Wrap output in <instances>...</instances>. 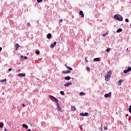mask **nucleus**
<instances>
[{
  "label": "nucleus",
  "mask_w": 131,
  "mask_h": 131,
  "mask_svg": "<svg viewBox=\"0 0 131 131\" xmlns=\"http://www.w3.org/2000/svg\"><path fill=\"white\" fill-rule=\"evenodd\" d=\"M112 74V72L111 71H109L107 72L106 75H105V79L106 81H109L110 78L111 77V75Z\"/></svg>",
  "instance_id": "nucleus-1"
},
{
  "label": "nucleus",
  "mask_w": 131,
  "mask_h": 131,
  "mask_svg": "<svg viewBox=\"0 0 131 131\" xmlns=\"http://www.w3.org/2000/svg\"><path fill=\"white\" fill-rule=\"evenodd\" d=\"M114 18L116 19V20H118V21H122V20H123V18H122L121 15L119 14L115 15Z\"/></svg>",
  "instance_id": "nucleus-2"
},
{
  "label": "nucleus",
  "mask_w": 131,
  "mask_h": 131,
  "mask_svg": "<svg viewBox=\"0 0 131 131\" xmlns=\"http://www.w3.org/2000/svg\"><path fill=\"white\" fill-rule=\"evenodd\" d=\"M49 98H50V99H51V100H52V101H53V102H55L56 103H58V99L55 98L54 96H50Z\"/></svg>",
  "instance_id": "nucleus-3"
},
{
  "label": "nucleus",
  "mask_w": 131,
  "mask_h": 131,
  "mask_svg": "<svg viewBox=\"0 0 131 131\" xmlns=\"http://www.w3.org/2000/svg\"><path fill=\"white\" fill-rule=\"evenodd\" d=\"M56 105L57 106V111H62V108H61V106H60V104L59 103H56Z\"/></svg>",
  "instance_id": "nucleus-4"
},
{
  "label": "nucleus",
  "mask_w": 131,
  "mask_h": 131,
  "mask_svg": "<svg viewBox=\"0 0 131 131\" xmlns=\"http://www.w3.org/2000/svg\"><path fill=\"white\" fill-rule=\"evenodd\" d=\"M111 92H110L108 94H105L104 95L105 98H111Z\"/></svg>",
  "instance_id": "nucleus-5"
},
{
  "label": "nucleus",
  "mask_w": 131,
  "mask_h": 131,
  "mask_svg": "<svg viewBox=\"0 0 131 131\" xmlns=\"http://www.w3.org/2000/svg\"><path fill=\"white\" fill-rule=\"evenodd\" d=\"M129 71H131V67L128 68L127 70L124 71V73H128Z\"/></svg>",
  "instance_id": "nucleus-6"
},
{
  "label": "nucleus",
  "mask_w": 131,
  "mask_h": 131,
  "mask_svg": "<svg viewBox=\"0 0 131 131\" xmlns=\"http://www.w3.org/2000/svg\"><path fill=\"white\" fill-rule=\"evenodd\" d=\"M56 45H57V42H54L51 45L50 48L52 49L55 48V46H56Z\"/></svg>",
  "instance_id": "nucleus-7"
},
{
  "label": "nucleus",
  "mask_w": 131,
  "mask_h": 131,
  "mask_svg": "<svg viewBox=\"0 0 131 131\" xmlns=\"http://www.w3.org/2000/svg\"><path fill=\"white\" fill-rule=\"evenodd\" d=\"M79 15L82 17V18H83L84 17V14H83V12L82 11H79Z\"/></svg>",
  "instance_id": "nucleus-8"
},
{
  "label": "nucleus",
  "mask_w": 131,
  "mask_h": 131,
  "mask_svg": "<svg viewBox=\"0 0 131 131\" xmlns=\"http://www.w3.org/2000/svg\"><path fill=\"white\" fill-rule=\"evenodd\" d=\"M25 75H26L25 74L21 73V74H18L17 75V76H18L19 77H24Z\"/></svg>",
  "instance_id": "nucleus-9"
},
{
  "label": "nucleus",
  "mask_w": 131,
  "mask_h": 131,
  "mask_svg": "<svg viewBox=\"0 0 131 131\" xmlns=\"http://www.w3.org/2000/svg\"><path fill=\"white\" fill-rule=\"evenodd\" d=\"M15 51H18V48H20V45H19V44L16 43L15 45Z\"/></svg>",
  "instance_id": "nucleus-10"
},
{
  "label": "nucleus",
  "mask_w": 131,
  "mask_h": 131,
  "mask_svg": "<svg viewBox=\"0 0 131 131\" xmlns=\"http://www.w3.org/2000/svg\"><path fill=\"white\" fill-rule=\"evenodd\" d=\"M65 67H66V68H67V69H68V70H70V71H72L73 69L71 67H69L68 66H67V64H64Z\"/></svg>",
  "instance_id": "nucleus-11"
},
{
  "label": "nucleus",
  "mask_w": 131,
  "mask_h": 131,
  "mask_svg": "<svg viewBox=\"0 0 131 131\" xmlns=\"http://www.w3.org/2000/svg\"><path fill=\"white\" fill-rule=\"evenodd\" d=\"M71 84H72V83L71 82H68L67 83H66L64 84V86H66V87L69 86V85H71Z\"/></svg>",
  "instance_id": "nucleus-12"
},
{
  "label": "nucleus",
  "mask_w": 131,
  "mask_h": 131,
  "mask_svg": "<svg viewBox=\"0 0 131 131\" xmlns=\"http://www.w3.org/2000/svg\"><path fill=\"white\" fill-rule=\"evenodd\" d=\"M47 38H48V39H50V38H52V34L49 33V34L47 35Z\"/></svg>",
  "instance_id": "nucleus-13"
},
{
  "label": "nucleus",
  "mask_w": 131,
  "mask_h": 131,
  "mask_svg": "<svg viewBox=\"0 0 131 131\" xmlns=\"http://www.w3.org/2000/svg\"><path fill=\"white\" fill-rule=\"evenodd\" d=\"M23 127L25 128L26 129H28V126L25 124H23Z\"/></svg>",
  "instance_id": "nucleus-14"
},
{
  "label": "nucleus",
  "mask_w": 131,
  "mask_h": 131,
  "mask_svg": "<svg viewBox=\"0 0 131 131\" xmlns=\"http://www.w3.org/2000/svg\"><path fill=\"white\" fill-rule=\"evenodd\" d=\"M121 31H122V29L120 28L117 30L116 32H117V33H119L121 32Z\"/></svg>",
  "instance_id": "nucleus-15"
},
{
  "label": "nucleus",
  "mask_w": 131,
  "mask_h": 131,
  "mask_svg": "<svg viewBox=\"0 0 131 131\" xmlns=\"http://www.w3.org/2000/svg\"><path fill=\"white\" fill-rule=\"evenodd\" d=\"M64 79L66 80H70V79H71V77H70V76H67L64 78Z\"/></svg>",
  "instance_id": "nucleus-16"
},
{
  "label": "nucleus",
  "mask_w": 131,
  "mask_h": 131,
  "mask_svg": "<svg viewBox=\"0 0 131 131\" xmlns=\"http://www.w3.org/2000/svg\"><path fill=\"white\" fill-rule=\"evenodd\" d=\"M122 82V79L120 80L118 82V85H121Z\"/></svg>",
  "instance_id": "nucleus-17"
},
{
  "label": "nucleus",
  "mask_w": 131,
  "mask_h": 131,
  "mask_svg": "<svg viewBox=\"0 0 131 131\" xmlns=\"http://www.w3.org/2000/svg\"><path fill=\"white\" fill-rule=\"evenodd\" d=\"M94 61L95 62L99 61H100V58H95L94 59Z\"/></svg>",
  "instance_id": "nucleus-18"
},
{
  "label": "nucleus",
  "mask_w": 131,
  "mask_h": 131,
  "mask_svg": "<svg viewBox=\"0 0 131 131\" xmlns=\"http://www.w3.org/2000/svg\"><path fill=\"white\" fill-rule=\"evenodd\" d=\"M71 110L72 111H75V110H76V108L75 106H71Z\"/></svg>",
  "instance_id": "nucleus-19"
},
{
  "label": "nucleus",
  "mask_w": 131,
  "mask_h": 131,
  "mask_svg": "<svg viewBox=\"0 0 131 131\" xmlns=\"http://www.w3.org/2000/svg\"><path fill=\"white\" fill-rule=\"evenodd\" d=\"M1 82H6V81H7V79H4L3 80H1Z\"/></svg>",
  "instance_id": "nucleus-20"
},
{
  "label": "nucleus",
  "mask_w": 131,
  "mask_h": 131,
  "mask_svg": "<svg viewBox=\"0 0 131 131\" xmlns=\"http://www.w3.org/2000/svg\"><path fill=\"white\" fill-rule=\"evenodd\" d=\"M84 116H89L90 114L88 113H84Z\"/></svg>",
  "instance_id": "nucleus-21"
},
{
  "label": "nucleus",
  "mask_w": 131,
  "mask_h": 131,
  "mask_svg": "<svg viewBox=\"0 0 131 131\" xmlns=\"http://www.w3.org/2000/svg\"><path fill=\"white\" fill-rule=\"evenodd\" d=\"M80 96H83V95H85V93H83V92H81L79 94Z\"/></svg>",
  "instance_id": "nucleus-22"
},
{
  "label": "nucleus",
  "mask_w": 131,
  "mask_h": 131,
  "mask_svg": "<svg viewBox=\"0 0 131 131\" xmlns=\"http://www.w3.org/2000/svg\"><path fill=\"white\" fill-rule=\"evenodd\" d=\"M3 126H4V124H3V123H0V127H1V128H2Z\"/></svg>",
  "instance_id": "nucleus-23"
},
{
  "label": "nucleus",
  "mask_w": 131,
  "mask_h": 131,
  "mask_svg": "<svg viewBox=\"0 0 131 131\" xmlns=\"http://www.w3.org/2000/svg\"><path fill=\"white\" fill-rule=\"evenodd\" d=\"M80 116H84V114L83 113H81L80 114Z\"/></svg>",
  "instance_id": "nucleus-24"
},
{
  "label": "nucleus",
  "mask_w": 131,
  "mask_h": 131,
  "mask_svg": "<svg viewBox=\"0 0 131 131\" xmlns=\"http://www.w3.org/2000/svg\"><path fill=\"white\" fill-rule=\"evenodd\" d=\"M106 51L107 53H109V52H110V48H107V49L106 50Z\"/></svg>",
  "instance_id": "nucleus-25"
},
{
  "label": "nucleus",
  "mask_w": 131,
  "mask_h": 131,
  "mask_svg": "<svg viewBox=\"0 0 131 131\" xmlns=\"http://www.w3.org/2000/svg\"><path fill=\"white\" fill-rule=\"evenodd\" d=\"M62 22H63V19H59V23H62Z\"/></svg>",
  "instance_id": "nucleus-26"
},
{
  "label": "nucleus",
  "mask_w": 131,
  "mask_h": 131,
  "mask_svg": "<svg viewBox=\"0 0 131 131\" xmlns=\"http://www.w3.org/2000/svg\"><path fill=\"white\" fill-rule=\"evenodd\" d=\"M62 73L63 74H66V73H67V72H66V71H62Z\"/></svg>",
  "instance_id": "nucleus-27"
},
{
  "label": "nucleus",
  "mask_w": 131,
  "mask_h": 131,
  "mask_svg": "<svg viewBox=\"0 0 131 131\" xmlns=\"http://www.w3.org/2000/svg\"><path fill=\"white\" fill-rule=\"evenodd\" d=\"M128 110H129V112H130V113H131V105H130Z\"/></svg>",
  "instance_id": "nucleus-28"
},
{
  "label": "nucleus",
  "mask_w": 131,
  "mask_h": 131,
  "mask_svg": "<svg viewBox=\"0 0 131 131\" xmlns=\"http://www.w3.org/2000/svg\"><path fill=\"white\" fill-rule=\"evenodd\" d=\"M27 25L28 26V27H30V23H27Z\"/></svg>",
  "instance_id": "nucleus-29"
},
{
  "label": "nucleus",
  "mask_w": 131,
  "mask_h": 131,
  "mask_svg": "<svg viewBox=\"0 0 131 131\" xmlns=\"http://www.w3.org/2000/svg\"><path fill=\"white\" fill-rule=\"evenodd\" d=\"M36 55H39V51H36Z\"/></svg>",
  "instance_id": "nucleus-30"
},
{
  "label": "nucleus",
  "mask_w": 131,
  "mask_h": 131,
  "mask_svg": "<svg viewBox=\"0 0 131 131\" xmlns=\"http://www.w3.org/2000/svg\"><path fill=\"white\" fill-rule=\"evenodd\" d=\"M60 94H61V95H64V91H60Z\"/></svg>",
  "instance_id": "nucleus-31"
},
{
  "label": "nucleus",
  "mask_w": 131,
  "mask_h": 131,
  "mask_svg": "<svg viewBox=\"0 0 131 131\" xmlns=\"http://www.w3.org/2000/svg\"><path fill=\"white\" fill-rule=\"evenodd\" d=\"M42 1V0H37V2L38 3H41V1Z\"/></svg>",
  "instance_id": "nucleus-32"
},
{
  "label": "nucleus",
  "mask_w": 131,
  "mask_h": 131,
  "mask_svg": "<svg viewBox=\"0 0 131 131\" xmlns=\"http://www.w3.org/2000/svg\"><path fill=\"white\" fill-rule=\"evenodd\" d=\"M107 126H104V129L105 130H107Z\"/></svg>",
  "instance_id": "nucleus-33"
},
{
  "label": "nucleus",
  "mask_w": 131,
  "mask_h": 131,
  "mask_svg": "<svg viewBox=\"0 0 131 131\" xmlns=\"http://www.w3.org/2000/svg\"><path fill=\"white\" fill-rule=\"evenodd\" d=\"M125 22H128V19L126 18V19H125Z\"/></svg>",
  "instance_id": "nucleus-34"
},
{
  "label": "nucleus",
  "mask_w": 131,
  "mask_h": 131,
  "mask_svg": "<svg viewBox=\"0 0 131 131\" xmlns=\"http://www.w3.org/2000/svg\"><path fill=\"white\" fill-rule=\"evenodd\" d=\"M86 69L88 71H89L90 70V68L89 67H86Z\"/></svg>",
  "instance_id": "nucleus-35"
},
{
  "label": "nucleus",
  "mask_w": 131,
  "mask_h": 131,
  "mask_svg": "<svg viewBox=\"0 0 131 131\" xmlns=\"http://www.w3.org/2000/svg\"><path fill=\"white\" fill-rule=\"evenodd\" d=\"M106 34H107V33L106 34H103L102 35V36H106Z\"/></svg>",
  "instance_id": "nucleus-36"
},
{
  "label": "nucleus",
  "mask_w": 131,
  "mask_h": 131,
  "mask_svg": "<svg viewBox=\"0 0 131 131\" xmlns=\"http://www.w3.org/2000/svg\"><path fill=\"white\" fill-rule=\"evenodd\" d=\"M26 59H27V56H25V57H24V59H25V60H26Z\"/></svg>",
  "instance_id": "nucleus-37"
},
{
  "label": "nucleus",
  "mask_w": 131,
  "mask_h": 131,
  "mask_svg": "<svg viewBox=\"0 0 131 131\" xmlns=\"http://www.w3.org/2000/svg\"><path fill=\"white\" fill-rule=\"evenodd\" d=\"M9 71H12V68H10V69H9Z\"/></svg>",
  "instance_id": "nucleus-38"
},
{
  "label": "nucleus",
  "mask_w": 131,
  "mask_h": 131,
  "mask_svg": "<svg viewBox=\"0 0 131 131\" xmlns=\"http://www.w3.org/2000/svg\"><path fill=\"white\" fill-rule=\"evenodd\" d=\"M67 73H70V71L69 70L67 71Z\"/></svg>",
  "instance_id": "nucleus-39"
},
{
  "label": "nucleus",
  "mask_w": 131,
  "mask_h": 131,
  "mask_svg": "<svg viewBox=\"0 0 131 131\" xmlns=\"http://www.w3.org/2000/svg\"><path fill=\"white\" fill-rule=\"evenodd\" d=\"M21 105H22L23 107H24L25 106V104H22Z\"/></svg>",
  "instance_id": "nucleus-40"
},
{
  "label": "nucleus",
  "mask_w": 131,
  "mask_h": 131,
  "mask_svg": "<svg viewBox=\"0 0 131 131\" xmlns=\"http://www.w3.org/2000/svg\"><path fill=\"white\" fill-rule=\"evenodd\" d=\"M27 131H31V129H28Z\"/></svg>",
  "instance_id": "nucleus-41"
},
{
  "label": "nucleus",
  "mask_w": 131,
  "mask_h": 131,
  "mask_svg": "<svg viewBox=\"0 0 131 131\" xmlns=\"http://www.w3.org/2000/svg\"><path fill=\"white\" fill-rule=\"evenodd\" d=\"M126 116L127 117V116H128V114L126 115Z\"/></svg>",
  "instance_id": "nucleus-42"
},
{
  "label": "nucleus",
  "mask_w": 131,
  "mask_h": 131,
  "mask_svg": "<svg viewBox=\"0 0 131 131\" xmlns=\"http://www.w3.org/2000/svg\"><path fill=\"white\" fill-rule=\"evenodd\" d=\"M85 62H88V60H85Z\"/></svg>",
  "instance_id": "nucleus-43"
},
{
  "label": "nucleus",
  "mask_w": 131,
  "mask_h": 131,
  "mask_svg": "<svg viewBox=\"0 0 131 131\" xmlns=\"http://www.w3.org/2000/svg\"><path fill=\"white\" fill-rule=\"evenodd\" d=\"M81 129H82V127H81Z\"/></svg>",
  "instance_id": "nucleus-44"
},
{
  "label": "nucleus",
  "mask_w": 131,
  "mask_h": 131,
  "mask_svg": "<svg viewBox=\"0 0 131 131\" xmlns=\"http://www.w3.org/2000/svg\"><path fill=\"white\" fill-rule=\"evenodd\" d=\"M127 50H128V48L127 49Z\"/></svg>",
  "instance_id": "nucleus-45"
},
{
  "label": "nucleus",
  "mask_w": 131,
  "mask_h": 131,
  "mask_svg": "<svg viewBox=\"0 0 131 131\" xmlns=\"http://www.w3.org/2000/svg\"><path fill=\"white\" fill-rule=\"evenodd\" d=\"M130 26H131V24H130Z\"/></svg>",
  "instance_id": "nucleus-46"
}]
</instances>
